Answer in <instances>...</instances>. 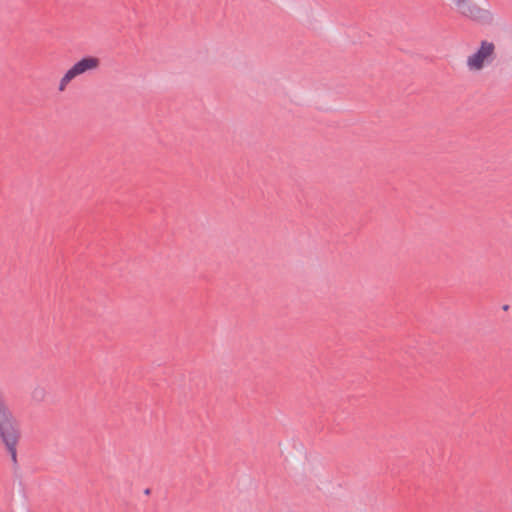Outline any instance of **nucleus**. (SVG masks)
<instances>
[{
  "label": "nucleus",
  "instance_id": "f03ea898",
  "mask_svg": "<svg viewBox=\"0 0 512 512\" xmlns=\"http://www.w3.org/2000/svg\"><path fill=\"white\" fill-rule=\"evenodd\" d=\"M496 46L493 42L483 40L479 46L474 49L465 60V67L468 73L472 75L480 74L495 61Z\"/></svg>",
  "mask_w": 512,
  "mask_h": 512
},
{
  "label": "nucleus",
  "instance_id": "7ed1b4c3",
  "mask_svg": "<svg viewBox=\"0 0 512 512\" xmlns=\"http://www.w3.org/2000/svg\"><path fill=\"white\" fill-rule=\"evenodd\" d=\"M100 65V60L97 57L89 56L80 59L73 64L60 78L58 83V91L64 92L68 85L77 77L96 70Z\"/></svg>",
  "mask_w": 512,
  "mask_h": 512
},
{
  "label": "nucleus",
  "instance_id": "20e7f679",
  "mask_svg": "<svg viewBox=\"0 0 512 512\" xmlns=\"http://www.w3.org/2000/svg\"><path fill=\"white\" fill-rule=\"evenodd\" d=\"M449 5L458 13L466 17H475L478 14V8L471 0H447Z\"/></svg>",
  "mask_w": 512,
  "mask_h": 512
},
{
  "label": "nucleus",
  "instance_id": "f257e3e1",
  "mask_svg": "<svg viewBox=\"0 0 512 512\" xmlns=\"http://www.w3.org/2000/svg\"><path fill=\"white\" fill-rule=\"evenodd\" d=\"M0 439L12 461L16 463L20 429L17 420L2 398H0Z\"/></svg>",
  "mask_w": 512,
  "mask_h": 512
}]
</instances>
